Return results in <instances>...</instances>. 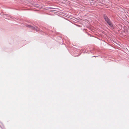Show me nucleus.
I'll return each mask as SVG.
<instances>
[{"mask_svg": "<svg viewBox=\"0 0 129 129\" xmlns=\"http://www.w3.org/2000/svg\"><path fill=\"white\" fill-rule=\"evenodd\" d=\"M78 55H76L75 56H77Z\"/></svg>", "mask_w": 129, "mask_h": 129, "instance_id": "7ed1b4c3", "label": "nucleus"}, {"mask_svg": "<svg viewBox=\"0 0 129 129\" xmlns=\"http://www.w3.org/2000/svg\"><path fill=\"white\" fill-rule=\"evenodd\" d=\"M28 26L29 27H30V28H31V29H34V27L33 26H30L29 25H28Z\"/></svg>", "mask_w": 129, "mask_h": 129, "instance_id": "f03ea898", "label": "nucleus"}, {"mask_svg": "<svg viewBox=\"0 0 129 129\" xmlns=\"http://www.w3.org/2000/svg\"><path fill=\"white\" fill-rule=\"evenodd\" d=\"M103 16L104 19L106 21L110 26H111L112 24L111 22L107 16L106 15H104Z\"/></svg>", "mask_w": 129, "mask_h": 129, "instance_id": "f257e3e1", "label": "nucleus"}]
</instances>
